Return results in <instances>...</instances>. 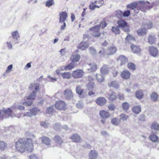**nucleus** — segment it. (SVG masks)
<instances>
[{"label":"nucleus","mask_w":159,"mask_h":159,"mask_svg":"<svg viewBox=\"0 0 159 159\" xmlns=\"http://www.w3.org/2000/svg\"><path fill=\"white\" fill-rule=\"evenodd\" d=\"M40 84L36 83H32L30 85L29 89L30 91H32V93L30 94L29 96L24 97V100L25 101L23 102V104L30 106L33 103V101L35 99L36 93L37 91L39 89Z\"/></svg>","instance_id":"f03ea898"},{"label":"nucleus","mask_w":159,"mask_h":159,"mask_svg":"<svg viewBox=\"0 0 159 159\" xmlns=\"http://www.w3.org/2000/svg\"><path fill=\"white\" fill-rule=\"evenodd\" d=\"M100 116L103 119L101 120V122L104 124L106 122V119L109 117L110 113L108 111L104 110L101 111H100Z\"/></svg>","instance_id":"6e6552de"},{"label":"nucleus","mask_w":159,"mask_h":159,"mask_svg":"<svg viewBox=\"0 0 159 159\" xmlns=\"http://www.w3.org/2000/svg\"><path fill=\"white\" fill-rule=\"evenodd\" d=\"M68 17L67 13L66 11H62L59 13V22L63 23L66 20Z\"/></svg>","instance_id":"f8f14e48"},{"label":"nucleus","mask_w":159,"mask_h":159,"mask_svg":"<svg viewBox=\"0 0 159 159\" xmlns=\"http://www.w3.org/2000/svg\"><path fill=\"white\" fill-rule=\"evenodd\" d=\"M63 23V25L61 26L60 28V30H64L65 29V28L66 26V23L65 22H64Z\"/></svg>","instance_id":"338daca9"},{"label":"nucleus","mask_w":159,"mask_h":159,"mask_svg":"<svg viewBox=\"0 0 159 159\" xmlns=\"http://www.w3.org/2000/svg\"><path fill=\"white\" fill-rule=\"evenodd\" d=\"M90 31L93 32V35L95 37L99 36V26L98 25L93 26L89 29Z\"/></svg>","instance_id":"9d476101"},{"label":"nucleus","mask_w":159,"mask_h":159,"mask_svg":"<svg viewBox=\"0 0 159 159\" xmlns=\"http://www.w3.org/2000/svg\"><path fill=\"white\" fill-rule=\"evenodd\" d=\"M118 73V72L116 70H113L112 71V75L114 77H116Z\"/></svg>","instance_id":"69168bd1"},{"label":"nucleus","mask_w":159,"mask_h":159,"mask_svg":"<svg viewBox=\"0 0 159 159\" xmlns=\"http://www.w3.org/2000/svg\"><path fill=\"white\" fill-rule=\"evenodd\" d=\"M97 1H94L93 2H91L89 6V8L91 10H93L96 7L99 8V6H98L96 5Z\"/></svg>","instance_id":"c03bdc74"},{"label":"nucleus","mask_w":159,"mask_h":159,"mask_svg":"<svg viewBox=\"0 0 159 159\" xmlns=\"http://www.w3.org/2000/svg\"><path fill=\"white\" fill-rule=\"evenodd\" d=\"M143 95L144 94L142 90H138L135 93L136 97L139 99H142L143 97Z\"/></svg>","instance_id":"c85d7f7f"},{"label":"nucleus","mask_w":159,"mask_h":159,"mask_svg":"<svg viewBox=\"0 0 159 159\" xmlns=\"http://www.w3.org/2000/svg\"><path fill=\"white\" fill-rule=\"evenodd\" d=\"M150 128L156 132L159 131V124L156 121L152 122L150 125Z\"/></svg>","instance_id":"dca6fc26"},{"label":"nucleus","mask_w":159,"mask_h":159,"mask_svg":"<svg viewBox=\"0 0 159 159\" xmlns=\"http://www.w3.org/2000/svg\"><path fill=\"white\" fill-rule=\"evenodd\" d=\"M148 42L149 44L153 45L155 43L156 39L155 36L150 35L148 37Z\"/></svg>","instance_id":"cd10ccee"},{"label":"nucleus","mask_w":159,"mask_h":159,"mask_svg":"<svg viewBox=\"0 0 159 159\" xmlns=\"http://www.w3.org/2000/svg\"><path fill=\"white\" fill-rule=\"evenodd\" d=\"M130 72L127 70H123L120 74L121 78L125 80L129 79L130 78Z\"/></svg>","instance_id":"2eb2a0df"},{"label":"nucleus","mask_w":159,"mask_h":159,"mask_svg":"<svg viewBox=\"0 0 159 159\" xmlns=\"http://www.w3.org/2000/svg\"><path fill=\"white\" fill-rule=\"evenodd\" d=\"M35 139L33 138H27L25 139H19L16 142L15 148L16 150L20 153H23L26 151L29 152H31L33 150L34 145L33 142Z\"/></svg>","instance_id":"f257e3e1"},{"label":"nucleus","mask_w":159,"mask_h":159,"mask_svg":"<svg viewBox=\"0 0 159 159\" xmlns=\"http://www.w3.org/2000/svg\"><path fill=\"white\" fill-rule=\"evenodd\" d=\"M89 45V44L88 43L87 41H82L79 44L77 48L78 49L83 50L88 48Z\"/></svg>","instance_id":"f3484780"},{"label":"nucleus","mask_w":159,"mask_h":159,"mask_svg":"<svg viewBox=\"0 0 159 159\" xmlns=\"http://www.w3.org/2000/svg\"><path fill=\"white\" fill-rule=\"evenodd\" d=\"M108 99L111 101L115 100L117 98L116 93L112 90H110L107 93Z\"/></svg>","instance_id":"a211bd4d"},{"label":"nucleus","mask_w":159,"mask_h":159,"mask_svg":"<svg viewBox=\"0 0 159 159\" xmlns=\"http://www.w3.org/2000/svg\"><path fill=\"white\" fill-rule=\"evenodd\" d=\"M149 138L151 141L153 142H159L158 137L154 134H151L149 136Z\"/></svg>","instance_id":"4be33fe9"},{"label":"nucleus","mask_w":159,"mask_h":159,"mask_svg":"<svg viewBox=\"0 0 159 159\" xmlns=\"http://www.w3.org/2000/svg\"><path fill=\"white\" fill-rule=\"evenodd\" d=\"M117 23L118 26L120 27L125 32H128L129 31V25L125 20L121 19L118 20Z\"/></svg>","instance_id":"7ed1b4c3"},{"label":"nucleus","mask_w":159,"mask_h":159,"mask_svg":"<svg viewBox=\"0 0 159 159\" xmlns=\"http://www.w3.org/2000/svg\"><path fill=\"white\" fill-rule=\"evenodd\" d=\"M107 103V100L103 97H100V106L103 105Z\"/></svg>","instance_id":"6e6d98bb"},{"label":"nucleus","mask_w":159,"mask_h":159,"mask_svg":"<svg viewBox=\"0 0 159 159\" xmlns=\"http://www.w3.org/2000/svg\"><path fill=\"white\" fill-rule=\"evenodd\" d=\"M54 3V0H48L46 2L45 5L47 7H49Z\"/></svg>","instance_id":"864d4df0"},{"label":"nucleus","mask_w":159,"mask_h":159,"mask_svg":"<svg viewBox=\"0 0 159 159\" xmlns=\"http://www.w3.org/2000/svg\"><path fill=\"white\" fill-rule=\"evenodd\" d=\"M116 48L114 45H112L108 48L106 54L108 55H113L116 52Z\"/></svg>","instance_id":"6ab92c4d"},{"label":"nucleus","mask_w":159,"mask_h":159,"mask_svg":"<svg viewBox=\"0 0 159 159\" xmlns=\"http://www.w3.org/2000/svg\"><path fill=\"white\" fill-rule=\"evenodd\" d=\"M7 144L5 142L0 141V150L3 151L7 148Z\"/></svg>","instance_id":"79ce46f5"},{"label":"nucleus","mask_w":159,"mask_h":159,"mask_svg":"<svg viewBox=\"0 0 159 159\" xmlns=\"http://www.w3.org/2000/svg\"><path fill=\"white\" fill-rule=\"evenodd\" d=\"M125 39L126 41H127L129 42H131L132 41H135V38L132 37L129 34H128L127 36L125 38Z\"/></svg>","instance_id":"8fccbe9b"},{"label":"nucleus","mask_w":159,"mask_h":159,"mask_svg":"<svg viewBox=\"0 0 159 159\" xmlns=\"http://www.w3.org/2000/svg\"><path fill=\"white\" fill-rule=\"evenodd\" d=\"M122 107L124 111H126L129 109L130 105L128 102H125L122 103Z\"/></svg>","instance_id":"a19ab883"},{"label":"nucleus","mask_w":159,"mask_h":159,"mask_svg":"<svg viewBox=\"0 0 159 159\" xmlns=\"http://www.w3.org/2000/svg\"><path fill=\"white\" fill-rule=\"evenodd\" d=\"M30 112H27V115L29 116L35 115L37 113L40 111V110L35 107L30 110Z\"/></svg>","instance_id":"aec40b11"},{"label":"nucleus","mask_w":159,"mask_h":159,"mask_svg":"<svg viewBox=\"0 0 159 159\" xmlns=\"http://www.w3.org/2000/svg\"><path fill=\"white\" fill-rule=\"evenodd\" d=\"M89 65V68H88V70L90 72H93L95 71L97 69V65L94 63H90Z\"/></svg>","instance_id":"c756f323"},{"label":"nucleus","mask_w":159,"mask_h":159,"mask_svg":"<svg viewBox=\"0 0 159 159\" xmlns=\"http://www.w3.org/2000/svg\"><path fill=\"white\" fill-rule=\"evenodd\" d=\"M42 142L47 146H50L51 144V140L48 137L46 136H43L41 138Z\"/></svg>","instance_id":"9b49d317"},{"label":"nucleus","mask_w":159,"mask_h":159,"mask_svg":"<svg viewBox=\"0 0 159 159\" xmlns=\"http://www.w3.org/2000/svg\"><path fill=\"white\" fill-rule=\"evenodd\" d=\"M118 98L121 100H124L125 99L124 95L123 93H119L118 95Z\"/></svg>","instance_id":"052dcab7"},{"label":"nucleus","mask_w":159,"mask_h":159,"mask_svg":"<svg viewBox=\"0 0 159 159\" xmlns=\"http://www.w3.org/2000/svg\"><path fill=\"white\" fill-rule=\"evenodd\" d=\"M137 6L138 4L136 2H133L128 4L127 7L131 10H132L136 9L137 7Z\"/></svg>","instance_id":"ea45409f"},{"label":"nucleus","mask_w":159,"mask_h":159,"mask_svg":"<svg viewBox=\"0 0 159 159\" xmlns=\"http://www.w3.org/2000/svg\"><path fill=\"white\" fill-rule=\"evenodd\" d=\"M116 107V106L114 104H111L108 106V109L109 111H113L115 110Z\"/></svg>","instance_id":"4d7b16f0"},{"label":"nucleus","mask_w":159,"mask_h":159,"mask_svg":"<svg viewBox=\"0 0 159 159\" xmlns=\"http://www.w3.org/2000/svg\"><path fill=\"white\" fill-rule=\"evenodd\" d=\"M75 66V64L72 62L69 63L64 67L65 70H70L73 69Z\"/></svg>","instance_id":"58836bf2"},{"label":"nucleus","mask_w":159,"mask_h":159,"mask_svg":"<svg viewBox=\"0 0 159 159\" xmlns=\"http://www.w3.org/2000/svg\"><path fill=\"white\" fill-rule=\"evenodd\" d=\"M76 93L79 95H81L84 91L83 89L81 88L80 86H78L76 87Z\"/></svg>","instance_id":"3c124183"},{"label":"nucleus","mask_w":159,"mask_h":159,"mask_svg":"<svg viewBox=\"0 0 159 159\" xmlns=\"http://www.w3.org/2000/svg\"><path fill=\"white\" fill-rule=\"evenodd\" d=\"M131 48L134 53H138L141 51V49L139 46L132 45L131 46Z\"/></svg>","instance_id":"7c9ffc66"},{"label":"nucleus","mask_w":159,"mask_h":159,"mask_svg":"<svg viewBox=\"0 0 159 159\" xmlns=\"http://www.w3.org/2000/svg\"><path fill=\"white\" fill-rule=\"evenodd\" d=\"M108 44L107 42L106 41H104V42L102 43L101 46V47L100 50V53L102 54H103L106 53V50L104 48V47H106Z\"/></svg>","instance_id":"5701e85b"},{"label":"nucleus","mask_w":159,"mask_h":159,"mask_svg":"<svg viewBox=\"0 0 159 159\" xmlns=\"http://www.w3.org/2000/svg\"><path fill=\"white\" fill-rule=\"evenodd\" d=\"M119 28L120 27L118 26L116 27H112L111 30L115 34H119L120 33Z\"/></svg>","instance_id":"37998d69"},{"label":"nucleus","mask_w":159,"mask_h":159,"mask_svg":"<svg viewBox=\"0 0 159 159\" xmlns=\"http://www.w3.org/2000/svg\"><path fill=\"white\" fill-rule=\"evenodd\" d=\"M158 97L157 94L155 92L152 93L151 95V98L154 101H156L157 100Z\"/></svg>","instance_id":"de8ad7c7"},{"label":"nucleus","mask_w":159,"mask_h":159,"mask_svg":"<svg viewBox=\"0 0 159 159\" xmlns=\"http://www.w3.org/2000/svg\"><path fill=\"white\" fill-rule=\"evenodd\" d=\"M5 117L4 114L3 112V110H0V119H2Z\"/></svg>","instance_id":"0e129e2a"},{"label":"nucleus","mask_w":159,"mask_h":159,"mask_svg":"<svg viewBox=\"0 0 159 159\" xmlns=\"http://www.w3.org/2000/svg\"><path fill=\"white\" fill-rule=\"evenodd\" d=\"M130 14V11L129 10H127L123 12V16L124 17H128Z\"/></svg>","instance_id":"bf43d9fd"},{"label":"nucleus","mask_w":159,"mask_h":159,"mask_svg":"<svg viewBox=\"0 0 159 159\" xmlns=\"http://www.w3.org/2000/svg\"><path fill=\"white\" fill-rule=\"evenodd\" d=\"M30 159H38V157L34 154H32L29 156Z\"/></svg>","instance_id":"e2e57ef3"},{"label":"nucleus","mask_w":159,"mask_h":159,"mask_svg":"<svg viewBox=\"0 0 159 159\" xmlns=\"http://www.w3.org/2000/svg\"><path fill=\"white\" fill-rule=\"evenodd\" d=\"M53 140L55 143L54 146L61 147L62 144L63 143L64 141L60 136L55 135L54 137Z\"/></svg>","instance_id":"39448f33"},{"label":"nucleus","mask_w":159,"mask_h":159,"mask_svg":"<svg viewBox=\"0 0 159 159\" xmlns=\"http://www.w3.org/2000/svg\"><path fill=\"white\" fill-rule=\"evenodd\" d=\"M111 123L114 125H118L120 123L119 120L116 118H114L111 120Z\"/></svg>","instance_id":"49530a36"},{"label":"nucleus","mask_w":159,"mask_h":159,"mask_svg":"<svg viewBox=\"0 0 159 159\" xmlns=\"http://www.w3.org/2000/svg\"><path fill=\"white\" fill-rule=\"evenodd\" d=\"M80 58V56L79 54L73 53L70 57V60L72 62L74 63L79 61Z\"/></svg>","instance_id":"ddd939ff"},{"label":"nucleus","mask_w":159,"mask_h":159,"mask_svg":"<svg viewBox=\"0 0 159 159\" xmlns=\"http://www.w3.org/2000/svg\"><path fill=\"white\" fill-rule=\"evenodd\" d=\"M108 85L110 87H113L116 89L118 88L119 86V84L116 81H111L108 83Z\"/></svg>","instance_id":"4c0bfd02"},{"label":"nucleus","mask_w":159,"mask_h":159,"mask_svg":"<svg viewBox=\"0 0 159 159\" xmlns=\"http://www.w3.org/2000/svg\"><path fill=\"white\" fill-rule=\"evenodd\" d=\"M89 82L88 83L87 86L89 89L93 88L94 86L93 79L91 77H89Z\"/></svg>","instance_id":"e433bc0d"},{"label":"nucleus","mask_w":159,"mask_h":159,"mask_svg":"<svg viewBox=\"0 0 159 159\" xmlns=\"http://www.w3.org/2000/svg\"><path fill=\"white\" fill-rule=\"evenodd\" d=\"M117 61H120V65L122 66L127 62L128 60L127 58L121 55L117 58Z\"/></svg>","instance_id":"412c9836"},{"label":"nucleus","mask_w":159,"mask_h":159,"mask_svg":"<svg viewBox=\"0 0 159 159\" xmlns=\"http://www.w3.org/2000/svg\"><path fill=\"white\" fill-rule=\"evenodd\" d=\"M72 141L75 143H80L81 142V137L77 134H74L70 137Z\"/></svg>","instance_id":"4468645a"},{"label":"nucleus","mask_w":159,"mask_h":159,"mask_svg":"<svg viewBox=\"0 0 159 159\" xmlns=\"http://www.w3.org/2000/svg\"><path fill=\"white\" fill-rule=\"evenodd\" d=\"M41 124L42 126L45 128L47 127L48 126V124L47 123L45 122H42L41 123Z\"/></svg>","instance_id":"774afa93"},{"label":"nucleus","mask_w":159,"mask_h":159,"mask_svg":"<svg viewBox=\"0 0 159 159\" xmlns=\"http://www.w3.org/2000/svg\"><path fill=\"white\" fill-rule=\"evenodd\" d=\"M131 110L134 114H138L141 112V108L139 106H135L132 107Z\"/></svg>","instance_id":"bb28decb"},{"label":"nucleus","mask_w":159,"mask_h":159,"mask_svg":"<svg viewBox=\"0 0 159 159\" xmlns=\"http://www.w3.org/2000/svg\"><path fill=\"white\" fill-rule=\"evenodd\" d=\"M120 120L126 121L129 118V116L124 113H121L120 116Z\"/></svg>","instance_id":"a18cd8bd"},{"label":"nucleus","mask_w":159,"mask_h":159,"mask_svg":"<svg viewBox=\"0 0 159 159\" xmlns=\"http://www.w3.org/2000/svg\"><path fill=\"white\" fill-rule=\"evenodd\" d=\"M3 112L4 114L5 117L6 118L11 116L12 111L10 108H8L7 110H3Z\"/></svg>","instance_id":"72a5a7b5"},{"label":"nucleus","mask_w":159,"mask_h":159,"mask_svg":"<svg viewBox=\"0 0 159 159\" xmlns=\"http://www.w3.org/2000/svg\"><path fill=\"white\" fill-rule=\"evenodd\" d=\"M54 110L53 107L51 106L47 108L46 113L48 114H50Z\"/></svg>","instance_id":"5fc2aeb1"},{"label":"nucleus","mask_w":159,"mask_h":159,"mask_svg":"<svg viewBox=\"0 0 159 159\" xmlns=\"http://www.w3.org/2000/svg\"><path fill=\"white\" fill-rule=\"evenodd\" d=\"M107 24L106 21L104 20L100 23V28L103 29L106 26Z\"/></svg>","instance_id":"13d9d810"},{"label":"nucleus","mask_w":159,"mask_h":159,"mask_svg":"<svg viewBox=\"0 0 159 159\" xmlns=\"http://www.w3.org/2000/svg\"><path fill=\"white\" fill-rule=\"evenodd\" d=\"M64 95L67 98H70L73 97L72 92L69 89H66L64 92Z\"/></svg>","instance_id":"393cba45"},{"label":"nucleus","mask_w":159,"mask_h":159,"mask_svg":"<svg viewBox=\"0 0 159 159\" xmlns=\"http://www.w3.org/2000/svg\"><path fill=\"white\" fill-rule=\"evenodd\" d=\"M127 67L129 69L131 70L134 71L136 69L135 64L132 62H129L128 63Z\"/></svg>","instance_id":"f704fd0d"},{"label":"nucleus","mask_w":159,"mask_h":159,"mask_svg":"<svg viewBox=\"0 0 159 159\" xmlns=\"http://www.w3.org/2000/svg\"><path fill=\"white\" fill-rule=\"evenodd\" d=\"M137 32L139 36H142L147 34L146 29L145 28H141L138 30Z\"/></svg>","instance_id":"473e14b6"},{"label":"nucleus","mask_w":159,"mask_h":159,"mask_svg":"<svg viewBox=\"0 0 159 159\" xmlns=\"http://www.w3.org/2000/svg\"><path fill=\"white\" fill-rule=\"evenodd\" d=\"M84 75V72L82 70L77 69L73 71L72 76L74 79H79L82 78Z\"/></svg>","instance_id":"0eeeda50"},{"label":"nucleus","mask_w":159,"mask_h":159,"mask_svg":"<svg viewBox=\"0 0 159 159\" xmlns=\"http://www.w3.org/2000/svg\"><path fill=\"white\" fill-rule=\"evenodd\" d=\"M55 107L57 109L60 110H65L66 109V104L62 101L57 102L55 104Z\"/></svg>","instance_id":"423d86ee"},{"label":"nucleus","mask_w":159,"mask_h":159,"mask_svg":"<svg viewBox=\"0 0 159 159\" xmlns=\"http://www.w3.org/2000/svg\"><path fill=\"white\" fill-rule=\"evenodd\" d=\"M13 66L11 64L6 69V72L7 73L10 72L11 70L12 69V68Z\"/></svg>","instance_id":"680f3d73"},{"label":"nucleus","mask_w":159,"mask_h":159,"mask_svg":"<svg viewBox=\"0 0 159 159\" xmlns=\"http://www.w3.org/2000/svg\"><path fill=\"white\" fill-rule=\"evenodd\" d=\"M149 52L150 55L154 57H156L158 56V50L156 47L153 46L149 47Z\"/></svg>","instance_id":"1a4fd4ad"},{"label":"nucleus","mask_w":159,"mask_h":159,"mask_svg":"<svg viewBox=\"0 0 159 159\" xmlns=\"http://www.w3.org/2000/svg\"><path fill=\"white\" fill-rule=\"evenodd\" d=\"M116 16L118 18H120L123 16V12L120 10H117L115 12Z\"/></svg>","instance_id":"603ef678"},{"label":"nucleus","mask_w":159,"mask_h":159,"mask_svg":"<svg viewBox=\"0 0 159 159\" xmlns=\"http://www.w3.org/2000/svg\"><path fill=\"white\" fill-rule=\"evenodd\" d=\"M108 71V68L107 65L103 66L101 68V72L102 75H105L107 74Z\"/></svg>","instance_id":"2f4dec72"},{"label":"nucleus","mask_w":159,"mask_h":159,"mask_svg":"<svg viewBox=\"0 0 159 159\" xmlns=\"http://www.w3.org/2000/svg\"><path fill=\"white\" fill-rule=\"evenodd\" d=\"M139 3L141 4L140 9L143 12H146L147 10L152 7V6L148 2H145L144 1H140Z\"/></svg>","instance_id":"20e7f679"},{"label":"nucleus","mask_w":159,"mask_h":159,"mask_svg":"<svg viewBox=\"0 0 159 159\" xmlns=\"http://www.w3.org/2000/svg\"><path fill=\"white\" fill-rule=\"evenodd\" d=\"M98 156V154L96 151L91 150L89 154V159H96Z\"/></svg>","instance_id":"a878e982"},{"label":"nucleus","mask_w":159,"mask_h":159,"mask_svg":"<svg viewBox=\"0 0 159 159\" xmlns=\"http://www.w3.org/2000/svg\"><path fill=\"white\" fill-rule=\"evenodd\" d=\"M142 25L147 30L151 29L153 27V23L150 21H148L143 23Z\"/></svg>","instance_id":"b1692460"},{"label":"nucleus","mask_w":159,"mask_h":159,"mask_svg":"<svg viewBox=\"0 0 159 159\" xmlns=\"http://www.w3.org/2000/svg\"><path fill=\"white\" fill-rule=\"evenodd\" d=\"M11 35L13 38L14 39H18L20 37L19 33L17 31L12 32Z\"/></svg>","instance_id":"09e8293b"},{"label":"nucleus","mask_w":159,"mask_h":159,"mask_svg":"<svg viewBox=\"0 0 159 159\" xmlns=\"http://www.w3.org/2000/svg\"><path fill=\"white\" fill-rule=\"evenodd\" d=\"M61 75L64 79H69L71 78V75L69 72H64L61 73Z\"/></svg>","instance_id":"c9c22d12"}]
</instances>
